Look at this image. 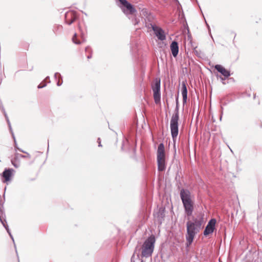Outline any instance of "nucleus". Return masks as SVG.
Returning <instances> with one entry per match:
<instances>
[{"label":"nucleus","mask_w":262,"mask_h":262,"mask_svg":"<svg viewBox=\"0 0 262 262\" xmlns=\"http://www.w3.org/2000/svg\"><path fill=\"white\" fill-rule=\"evenodd\" d=\"M216 224V220L212 219L209 221L204 231V235H207L213 233Z\"/></svg>","instance_id":"1a4fd4ad"},{"label":"nucleus","mask_w":262,"mask_h":262,"mask_svg":"<svg viewBox=\"0 0 262 262\" xmlns=\"http://www.w3.org/2000/svg\"><path fill=\"white\" fill-rule=\"evenodd\" d=\"M157 163L159 171H164L165 169V153L163 143H160L157 150Z\"/></svg>","instance_id":"39448f33"},{"label":"nucleus","mask_w":262,"mask_h":262,"mask_svg":"<svg viewBox=\"0 0 262 262\" xmlns=\"http://www.w3.org/2000/svg\"><path fill=\"white\" fill-rule=\"evenodd\" d=\"M136 261H140V259L139 255H137V257H135V254H133L131 258V262H136Z\"/></svg>","instance_id":"f3484780"},{"label":"nucleus","mask_w":262,"mask_h":262,"mask_svg":"<svg viewBox=\"0 0 262 262\" xmlns=\"http://www.w3.org/2000/svg\"><path fill=\"white\" fill-rule=\"evenodd\" d=\"M214 68L219 72L225 77L224 78L221 77V79L222 81L224 80L225 78H228L230 76V71L225 69L220 64H216Z\"/></svg>","instance_id":"9b49d317"},{"label":"nucleus","mask_w":262,"mask_h":262,"mask_svg":"<svg viewBox=\"0 0 262 262\" xmlns=\"http://www.w3.org/2000/svg\"><path fill=\"white\" fill-rule=\"evenodd\" d=\"M4 114H5V117L7 119V122H8V124L9 126V128H10V129L11 130V125H10V121L8 119V116H7V114H6L5 112H4Z\"/></svg>","instance_id":"aec40b11"},{"label":"nucleus","mask_w":262,"mask_h":262,"mask_svg":"<svg viewBox=\"0 0 262 262\" xmlns=\"http://www.w3.org/2000/svg\"><path fill=\"white\" fill-rule=\"evenodd\" d=\"M202 221L196 219L193 222L188 221L187 223V234L186 235L187 247H189L192 243L194 236L201 229Z\"/></svg>","instance_id":"f03ea898"},{"label":"nucleus","mask_w":262,"mask_h":262,"mask_svg":"<svg viewBox=\"0 0 262 262\" xmlns=\"http://www.w3.org/2000/svg\"><path fill=\"white\" fill-rule=\"evenodd\" d=\"M12 134L14 140L15 147H16V141H15V138H14V134L13 133H12Z\"/></svg>","instance_id":"4be33fe9"},{"label":"nucleus","mask_w":262,"mask_h":262,"mask_svg":"<svg viewBox=\"0 0 262 262\" xmlns=\"http://www.w3.org/2000/svg\"><path fill=\"white\" fill-rule=\"evenodd\" d=\"M0 220L2 223V224L3 225L4 227L5 228V229H6L7 232L9 233V235L10 236L11 238H12L13 242H14V239H13V237L10 232V231L9 229V227H8V226L6 224V221L5 220L4 221H3L2 220V219L0 217Z\"/></svg>","instance_id":"2eb2a0df"},{"label":"nucleus","mask_w":262,"mask_h":262,"mask_svg":"<svg viewBox=\"0 0 262 262\" xmlns=\"http://www.w3.org/2000/svg\"><path fill=\"white\" fill-rule=\"evenodd\" d=\"M82 41L80 42V41H78L77 40V34L76 33H75L73 37H72V41L73 42L77 45L80 44L82 42L84 41V39L83 38V35H82Z\"/></svg>","instance_id":"dca6fc26"},{"label":"nucleus","mask_w":262,"mask_h":262,"mask_svg":"<svg viewBox=\"0 0 262 262\" xmlns=\"http://www.w3.org/2000/svg\"><path fill=\"white\" fill-rule=\"evenodd\" d=\"M12 171L13 169H5L4 171L3 172V176L5 179L4 182H7L10 181L12 175Z\"/></svg>","instance_id":"4468645a"},{"label":"nucleus","mask_w":262,"mask_h":262,"mask_svg":"<svg viewBox=\"0 0 262 262\" xmlns=\"http://www.w3.org/2000/svg\"><path fill=\"white\" fill-rule=\"evenodd\" d=\"M58 75L60 76V75L59 73H56L55 74L54 76H55V78H56V77H57V76Z\"/></svg>","instance_id":"5701e85b"},{"label":"nucleus","mask_w":262,"mask_h":262,"mask_svg":"<svg viewBox=\"0 0 262 262\" xmlns=\"http://www.w3.org/2000/svg\"><path fill=\"white\" fill-rule=\"evenodd\" d=\"M161 83L160 80L156 79L154 84L152 85V90L154 93V98L155 102L156 104H159L161 101Z\"/></svg>","instance_id":"423d86ee"},{"label":"nucleus","mask_w":262,"mask_h":262,"mask_svg":"<svg viewBox=\"0 0 262 262\" xmlns=\"http://www.w3.org/2000/svg\"><path fill=\"white\" fill-rule=\"evenodd\" d=\"M156 238L154 235L148 237L144 242L142 247V256L149 257L151 256L154 251Z\"/></svg>","instance_id":"7ed1b4c3"},{"label":"nucleus","mask_w":262,"mask_h":262,"mask_svg":"<svg viewBox=\"0 0 262 262\" xmlns=\"http://www.w3.org/2000/svg\"><path fill=\"white\" fill-rule=\"evenodd\" d=\"M179 119V107L178 104L176 107L170 122L171 136L174 140L178 135V120Z\"/></svg>","instance_id":"20e7f679"},{"label":"nucleus","mask_w":262,"mask_h":262,"mask_svg":"<svg viewBox=\"0 0 262 262\" xmlns=\"http://www.w3.org/2000/svg\"><path fill=\"white\" fill-rule=\"evenodd\" d=\"M181 93L183 97V102L185 103L187 100V90L186 82L184 81L182 82Z\"/></svg>","instance_id":"ddd939ff"},{"label":"nucleus","mask_w":262,"mask_h":262,"mask_svg":"<svg viewBox=\"0 0 262 262\" xmlns=\"http://www.w3.org/2000/svg\"><path fill=\"white\" fill-rule=\"evenodd\" d=\"M46 83L45 82H41V83H40L38 85V89H41V88H43L44 87H45L46 86Z\"/></svg>","instance_id":"a211bd4d"},{"label":"nucleus","mask_w":262,"mask_h":262,"mask_svg":"<svg viewBox=\"0 0 262 262\" xmlns=\"http://www.w3.org/2000/svg\"><path fill=\"white\" fill-rule=\"evenodd\" d=\"M121 6H120L122 11L126 15L134 14L136 12V10L134 7L126 0H118Z\"/></svg>","instance_id":"0eeeda50"},{"label":"nucleus","mask_w":262,"mask_h":262,"mask_svg":"<svg viewBox=\"0 0 262 262\" xmlns=\"http://www.w3.org/2000/svg\"><path fill=\"white\" fill-rule=\"evenodd\" d=\"M98 143H99L98 146H99V147L102 146V145H101V142H100V138H98Z\"/></svg>","instance_id":"412c9836"},{"label":"nucleus","mask_w":262,"mask_h":262,"mask_svg":"<svg viewBox=\"0 0 262 262\" xmlns=\"http://www.w3.org/2000/svg\"><path fill=\"white\" fill-rule=\"evenodd\" d=\"M18 149L20 151H21V152H24V151L23 150H20V149H19L18 148Z\"/></svg>","instance_id":"bb28decb"},{"label":"nucleus","mask_w":262,"mask_h":262,"mask_svg":"<svg viewBox=\"0 0 262 262\" xmlns=\"http://www.w3.org/2000/svg\"><path fill=\"white\" fill-rule=\"evenodd\" d=\"M61 83H60V82H59V81H58V82H57V85L58 86H60V85H61Z\"/></svg>","instance_id":"a878e982"},{"label":"nucleus","mask_w":262,"mask_h":262,"mask_svg":"<svg viewBox=\"0 0 262 262\" xmlns=\"http://www.w3.org/2000/svg\"><path fill=\"white\" fill-rule=\"evenodd\" d=\"M89 50H90V48L89 47H86L85 48V51L88 52Z\"/></svg>","instance_id":"b1692460"},{"label":"nucleus","mask_w":262,"mask_h":262,"mask_svg":"<svg viewBox=\"0 0 262 262\" xmlns=\"http://www.w3.org/2000/svg\"><path fill=\"white\" fill-rule=\"evenodd\" d=\"M170 50L174 57H177L179 52L178 43L176 41H173L170 45Z\"/></svg>","instance_id":"f8f14e48"},{"label":"nucleus","mask_w":262,"mask_h":262,"mask_svg":"<svg viewBox=\"0 0 262 262\" xmlns=\"http://www.w3.org/2000/svg\"><path fill=\"white\" fill-rule=\"evenodd\" d=\"M76 12L74 11H69L65 14V21L68 25H71L77 18Z\"/></svg>","instance_id":"9d476101"},{"label":"nucleus","mask_w":262,"mask_h":262,"mask_svg":"<svg viewBox=\"0 0 262 262\" xmlns=\"http://www.w3.org/2000/svg\"><path fill=\"white\" fill-rule=\"evenodd\" d=\"M151 27L159 40L163 41L166 39L165 33L161 28L152 24L151 25Z\"/></svg>","instance_id":"6e6552de"},{"label":"nucleus","mask_w":262,"mask_h":262,"mask_svg":"<svg viewBox=\"0 0 262 262\" xmlns=\"http://www.w3.org/2000/svg\"><path fill=\"white\" fill-rule=\"evenodd\" d=\"M91 57H92V55H91V54H90V55H88V56H87V58H88V59H90V58H91Z\"/></svg>","instance_id":"393cba45"},{"label":"nucleus","mask_w":262,"mask_h":262,"mask_svg":"<svg viewBox=\"0 0 262 262\" xmlns=\"http://www.w3.org/2000/svg\"><path fill=\"white\" fill-rule=\"evenodd\" d=\"M185 212L187 216H191L194 207V197L188 189H182L180 193Z\"/></svg>","instance_id":"f257e3e1"},{"label":"nucleus","mask_w":262,"mask_h":262,"mask_svg":"<svg viewBox=\"0 0 262 262\" xmlns=\"http://www.w3.org/2000/svg\"><path fill=\"white\" fill-rule=\"evenodd\" d=\"M19 157H21V158H29L30 159L31 158V156L30 155L28 154V153H26V155H18Z\"/></svg>","instance_id":"6ab92c4d"}]
</instances>
